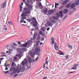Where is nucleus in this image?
<instances>
[{"instance_id": "57", "label": "nucleus", "mask_w": 79, "mask_h": 79, "mask_svg": "<svg viewBox=\"0 0 79 79\" xmlns=\"http://www.w3.org/2000/svg\"><path fill=\"white\" fill-rule=\"evenodd\" d=\"M3 60V58H0V60Z\"/></svg>"}, {"instance_id": "15", "label": "nucleus", "mask_w": 79, "mask_h": 79, "mask_svg": "<svg viewBox=\"0 0 79 79\" xmlns=\"http://www.w3.org/2000/svg\"><path fill=\"white\" fill-rule=\"evenodd\" d=\"M35 52H40V49L39 48H36L35 50Z\"/></svg>"}, {"instance_id": "42", "label": "nucleus", "mask_w": 79, "mask_h": 79, "mask_svg": "<svg viewBox=\"0 0 79 79\" xmlns=\"http://www.w3.org/2000/svg\"><path fill=\"white\" fill-rule=\"evenodd\" d=\"M24 21V20L23 19H22L20 21V22L21 23H22L23 22V21Z\"/></svg>"}, {"instance_id": "17", "label": "nucleus", "mask_w": 79, "mask_h": 79, "mask_svg": "<svg viewBox=\"0 0 79 79\" xmlns=\"http://www.w3.org/2000/svg\"><path fill=\"white\" fill-rule=\"evenodd\" d=\"M48 10V9L47 8H45L44 10V13H47V10Z\"/></svg>"}, {"instance_id": "24", "label": "nucleus", "mask_w": 79, "mask_h": 79, "mask_svg": "<svg viewBox=\"0 0 79 79\" xmlns=\"http://www.w3.org/2000/svg\"><path fill=\"white\" fill-rule=\"evenodd\" d=\"M4 30H5L6 31V30H7V28L6 27V25H4Z\"/></svg>"}, {"instance_id": "32", "label": "nucleus", "mask_w": 79, "mask_h": 79, "mask_svg": "<svg viewBox=\"0 0 79 79\" xmlns=\"http://www.w3.org/2000/svg\"><path fill=\"white\" fill-rule=\"evenodd\" d=\"M24 61L25 62V63H27V60L25 59L24 60Z\"/></svg>"}, {"instance_id": "20", "label": "nucleus", "mask_w": 79, "mask_h": 79, "mask_svg": "<svg viewBox=\"0 0 79 79\" xmlns=\"http://www.w3.org/2000/svg\"><path fill=\"white\" fill-rule=\"evenodd\" d=\"M39 6L40 8H42V5L41 2L39 3Z\"/></svg>"}, {"instance_id": "31", "label": "nucleus", "mask_w": 79, "mask_h": 79, "mask_svg": "<svg viewBox=\"0 0 79 79\" xmlns=\"http://www.w3.org/2000/svg\"><path fill=\"white\" fill-rule=\"evenodd\" d=\"M22 64L23 65V66H25V64H26V63H25V62H24V61L22 62Z\"/></svg>"}, {"instance_id": "23", "label": "nucleus", "mask_w": 79, "mask_h": 79, "mask_svg": "<svg viewBox=\"0 0 79 79\" xmlns=\"http://www.w3.org/2000/svg\"><path fill=\"white\" fill-rule=\"evenodd\" d=\"M75 3L76 5H79V1H76L75 2Z\"/></svg>"}, {"instance_id": "58", "label": "nucleus", "mask_w": 79, "mask_h": 79, "mask_svg": "<svg viewBox=\"0 0 79 79\" xmlns=\"http://www.w3.org/2000/svg\"><path fill=\"white\" fill-rule=\"evenodd\" d=\"M41 40H44V38H42Z\"/></svg>"}, {"instance_id": "22", "label": "nucleus", "mask_w": 79, "mask_h": 79, "mask_svg": "<svg viewBox=\"0 0 79 79\" xmlns=\"http://www.w3.org/2000/svg\"><path fill=\"white\" fill-rule=\"evenodd\" d=\"M70 6V4H69L66 5V8L68 9L69 8V7Z\"/></svg>"}, {"instance_id": "21", "label": "nucleus", "mask_w": 79, "mask_h": 79, "mask_svg": "<svg viewBox=\"0 0 79 79\" xmlns=\"http://www.w3.org/2000/svg\"><path fill=\"white\" fill-rule=\"evenodd\" d=\"M19 6L20 8V12H21V10H22L23 7H22V6H21V5H19Z\"/></svg>"}, {"instance_id": "29", "label": "nucleus", "mask_w": 79, "mask_h": 79, "mask_svg": "<svg viewBox=\"0 0 79 79\" xmlns=\"http://www.w3.org/2000/svg\"><path fill=\"white\" fill-rule=\"evenodd\" d=\"M15 62H12L11 64V67H13L15 66Z\"/></svg>"}, {"instance_id": "16", "label": "nucleus", "mask_w": 79, "mask_h": 79, "mask_svg": "<svg viewBox=\"0 0 79 79\" xmlns=\"http://www.w3.org/2000/svg\"><path fill=\"white\" fill-rule=\"evenodd\" d=\"M27 2L30 4H32V1L31 0H27Z\"/></svg>"}, {"instance_id": "53", "label": "nucleus", "mask_w": 79, "mask_h": 79, "mask_svg": "<svg viewBox=\"0 0 79 79\" xmlns=\"http://www.w3.org/2000/svg\"><path fill=\"white\" fill-rule=\"evenodd\" d=\"M28 62L29 63H31V59H29L28 60Z\"/></svg>"}, {"instance_id": "41", "label": "nucleus", "mask_w": 79, "mask_h": 79, "mask_svg": "<svg viewBox=\"0 0 79 79\" xmlns=\"http://www.w3.org/2000/svg\"><path fill=\"white\" fill-rule=\"evenodd\" d=\"M65 58H66V60H67V59H68L69 58V56H68L67 55L66 56Z\"/></svg>"}, {"instance_id": "54", "label": "nucleus", "mask_w": 79, "mask_h": 79, "mask_svg": "<svg viewBox=\"0 0 79 79\" xmlns=\"http://www.w3.org/2000/svg\"><path fill=\"white\" fill-rule=\"evenodd\" d=\"M45 63L46 64H48V61H47V60H46Z\"/></svg>"}, {"instance_id": "5", "label": "nucleus", "mask_w": 79, "mask_h": 79, "mask_svg": "<svg viewBox=\"0 0 79 79\" xmlns=\"http://www.w3.org/2000/svg\"><path fill=\"white\" fill-rule=\"evenodd\" d=\"M17 51L18 52H20V53L18 54H17L16 55V56H18L21 58V56H23V53L22 52V50L20 48H18L17 49Z\"/></svg>"}, {"instance_id": "51", "label": "nucleus", "mask_w": 79, "mask_h": 79, "mask_svg": "<svg viewBox=\"0 0 79 79\" xmlns=\"http://www.w3.org/2000/svg\"><path fill=\"white\" fill-rule=\"evenodd\" d=\"M65 1L67 3H68V2H69V0H66Z\"/></svg>"}, {"instance_id": "34", "label": "nucleus", "mask_w": 79, "mask_h": 79, "mask_svg": "<svg viewBox=\"0 0 79 79\" xmlns=\"http://www.w3.org/2000/svg\"><path fill=\"white\" fill-rule=\"evenodd\" d=\"M51 43L52 45H53L55 44V40H52L51 41Z\"/></svg>"}, {"instance_id": "48", "label": "nucleus", "mask_w": 79, "mask_h": 79, "mask_svg": "<svg viewBox=\"0 0 79 79\" xmlns=\"http://www.w3.org/2000/svg\"><path fill=\"white\" fill-rule=\"evenodd\" d=\"M17 76H18V74H16L14 76V77H16Z\"/></svg>"}, {"instance_id": "44", "label": "nucleus", "mask_w": 79, "mask_h": 79, "mask_svg": "<svg viewBox=\"0 0 79 79\" xmlns=\"http://www.w3.org/2000/svg\"><path fill=\"white\" fill-rule=\"evenodd\" d=\"M62 8H63V6H61L59 8V9H60V10H61V9H62Z\"/></svg>"}, {"instance_id": "11", "label": "nucleus", "mask_w": 79, "mask_h": 79, "mask_svg": "<svg viewBox=\"0 0 79 79\" xmlns=\"http://www.w3.org/2000/svg\"><path fill=\"white\" fill-rule=\"evenodd\" d=\"M21 16L22 17V19H23L24 20L25 19H26V16L27 15H21Z\"/></svg>"}, {"instance_id": "14", "label": "nucleus", "mask_w": 79, "mask_h": 79, "mask_svg": "<svg viewBox=\"0 0 79 79\" xmlns=\"http://www.w3.org/2000/svg\"><path fill=\"white\" fill-rule=\"evenodd\" d=\"M68 48H70V49H73V46H72L69 44H68Z\"/></svg>"}, {"instance_id": "38", "label": "nucleus", "mask_w": 79, "mask_h": 79, "mask_svg": "<svg viewBox=\"0 0 79 79\" xmlns=\"http://www.w3.org/2000/svg\"><path fill=\"white\" fill-rule=\"evenodd\" d=\"M79 64H76L74 65L73 66L75 67H76V66H78Z\"/></svg>"}, {"instance_id": "61", "label": "nucleus", "mask_w": 79, "mask_h": 79, "mask_svg": "<svg viewBox=\"0 0 79 79\" xmlns=\"http://www.w3.org/2000/svg\"><path fill=\"white\" fill-rule=\"evenodd\" d=\"M7 53H9V51H6V52Z\"/></svg>"}, {"instance_id": "25", "label": "nucleus", "mask_w": 79, "mask_h": 79, "mask_svg": "<svg viewBox=\"0 0 79 79\" xmlns=\"http://www.w3.org/2000/svg\"><path fill=\"white\" fill-rule=\"evenodd\" d=\"M58 54H59V55H64V54L63 52H59Z\"/></svg>"}, {"instance_id": "40", "label": "nucleus", "mask_w": 79, "mask_h": 79, "mask_svg": "<svg viewBox=\"0 0 79 79\" xmlns=\"http://www.w3.org/2000/svg\"><path fill=\"white\" fill-rule=\"evenodd\" d=\"M51 40L52 41V40H55V38L53 37H52L51 38Z\"/></svg>"}, {"instance_id": "9", "label": "nucleus", "mask_w": 79, "mask_h": 79, "mask_svg": "<svg viewBox=\"0 0 79 79\" xmlns=\"http://www.w3.org/2000/svg\"><path fill=\"white\" fill-rule=\"evenodd\" d=\"M32 42V39H30V41H27V44L28 45H30V43H31Z\"/></svg>"}, {"instance_id": "64", "label": "nucleus", "mask_w": 79, "mask_h": 79, "mask_svg": "<svg viewBox=\"0 0 79 79\" xmlns=\"http://www.w3.org/2000/svg\"><path fill=\"white\" fill-rule=\"evenodd\" d=\"M47 79V77H44L43 78V79Z\"/></svg>"}, {"instance_id": "12", "label": "nucleus", "mask_w": 79, "mask_h": 79, "mask_svg": "<svg viewBox=\"0 0 79 79\" xmlns=\"http://www.w3.org/2000/svg\"><path fill=\"white\" fill-rule=\"evenodd\" d=\"M68 12V10L67 9H64L63 11V14H66Z\"/></svg>"}, {"instance_id": "33", "label": "nucleus", "mask_w": 79, "mask_h": 79, "mask_svg": "<svg viewBox=\"0 0 79 79\" xmlns=\"http://www.w3.org/2000/svg\"><path fill=\"white\" fill-rule=\"evenodd\" d=\"M32 18L31 19H28L27 20V21L29 22H31V21H32Z\"/></svg>"}, {"instance_id": "39", "label": "nucleus", "mask_w": 79, "mask_h": 79, "mask_svg": "<svg viewBox=\"0 0 79 79\" xmlns=\"http://www.w3.org/2000/svg\"><path fill=\"white\" fill-rule=\"evenodd\" d=\"M39 33L40 34H41V35H42V34H43V32L42 31H40Z\"/></svg>"}, {"instance_id": "6", "label": "nucleus", "mask_w": 79, "mask_h": 79, "mask_svg": "<svg viewBox=\"0 0 79 79\" xmlns=\"http://www.w3.org/2000/svg\"><path fill=\"white\" fill-rule=\"evenodd\" d=\"M6 5V1L5 2H2V4L1 5V7L2 8H4L5 7Z\"/></svg>"}, {"instance_id": "1", "label": "nucleus", "mask_w": 79, "mask_h": 79, "mask_svg": "<svg viewBox=\"0 0 79 79\" xmlns=\"http://www.w3.org/2000/svg\"><path fill=\"white\" fill-rule=\"evenodd\" d=\"M58 19V18L56 17L55 16H53L51 17L49 19V21H48L47 22V24L48 26H50V27H52V24H55L56 23V21Z\"/></svg>"}, {"instance_id": "46", "label": "nucleus", "mask_w": 79, "mask_h": 79, "mask_svg": "<svg viewBox=\"0 0 79 79\" xmlns=\"http://www.w3.org/2000/svg\"><path fill=\"white\" fill-rule=\"evenodd\" d=\"M73 73V72H68V74H71V73Z\"/></svg>"}, {"instance_id": "8", "label": "nucleus", "mask_w": 79, "mask_h": 79, "mask_svg": "<svg viewBox=\"0 0 79 79\" xmlns=\"http://www.w3.org/2000/svg\"><path fill=\"white\" fill-rule=\"evenodd\" d=\"M27 45H28V44H27V42L26 43H25L24 44H21L20 45V47H26Z\"/></svg>"}, {"instance_id": "37", "label": "nucleus", "mask_w": 79, "mask_h": 79, "mask_svg": "<svg viewBox=\"0 0 79 79\" xmlns=\"http://www.w3.org/2000/svg\"><path fill=\"white\" fill-rule=\"evenodd\" d=\"M40 41H37L36 45H39V43H40Z\"/></svg>"}, {"instance_id": "27", "label": "nucleus", "mask_w": 79, "mask_h": 79, "mask_svg": "<svg viewBox=\"0 0 79 79\" xmlns=\"http://www.w3.org/2000/svg\"><path fill=\"white\" fill-rule=\"evenodd\" d=\"M8 24L11 26L12 24V22L11 21H8Z\"/></svg>"}, {"instance_id": "36", "label": "nucleus", "mask_w": 79, "mask_h": 79, "mask_svg": "<svg viewBox=\"0 0 79 79\" xmlns=\"http://www.w3.org/2000/svg\"><path fill=\"white\" fill-rule=\"evenodd\" d=\"M77 69V68L76 67H73L71 69Z\"/></svg>"}, {"instance_id": "45", "label": "nucleus", "mask_w": 79, "mask_h": 79, "mask_svg": "<svg viewBox=\"0 0 79 79\" xmlns=\"http://www.w3.org/2000/svg\"><path fill=\"white\" fill-rule=\"evenodd\" d=\"M39 27H37L35 28V30H37L39 29Z\"/></svg>"}, {"instance_id": "26", "label": "nucleus", "mask_w": 79, "mask_h": 79, "mask_svg": "<svg viewBox=\"0 0 79 79\" xmlns=\"http://www.w3.org/2000/svg\"><path fill=\"white\" fill-rule=\"evenodd\" d=\"M22 50H23V51H25V52L27 51V48H22Z\"/></svg>"}, {"instance_id": "35", "label": "nucleus", "mask_w": 79, "mask_h": 79, "mask_svg": "<svg viewBox=\"0 0 79 79\" xmlns=\"http://www.w3.org/2000/svg\"><path fill=\"white\" fill-rule=\"evenodd\" d=\"M17 57H15L14 58V61H16V60H17Z\"/></svg>"}, {"instance_id": "30", "label": "nucleus", "mask_w": 79, "mask_h": 79, "mask_svg": "<svg viewBox=\"0 0 79 79\" xmlns=\"http://www.w3.org/2000/svg\"><path fill=\"white\" fill-rule=\"evenodd\" d=\"M56 16H57V17H58V18H60V14L57 13L56 14Z\"/></svg>"}, {"instance_id": "52", "label": "nucleus", "mask_w": 79, "mask_h": 79, "mask_svg": "<svg viewBox=\"0 0 79 79\" xmlns=\"http://www.w3.org/2000/svg\"><path fill=\"white\" fill-rule=\"evenodd\" d=\"M49 29H50V27H48L47 28V31H49Z\"/></svg>"}, {"instance_id": "13", "label": "nucleus", "mask_w": 79, "mask_h": 79, "mask_svg": "<svg viewBox=\"0 0 79 79\" xmlns=\"http://www.w3.org/2000/svg\"><path fill=\"white\" fill-rule=\"evenodd\" d=\"M26 6L28 7L29 8H31L32 6L30 5L29 4H28L27 3H26Z\"/></svg>"}, {"instance_id": "63", "label": "nucleus", "mask_w": 79, "mask_h": 79, "mask_svg": "<svg viewBox=\"0 0 79 79\" xmlns=\"http://www.w3.org/2000/svg\"><path fill=\"white\" fill-rule=\"evenodd\" d=\"M30 56H31V57H33V55H32V54H31Z\"/></svg>"}, {"instance_id": "2", "label": "nucleus", "mask_w": 79, "mask_h": 79, "mask_svg": "<svg viewBox=\"0 0 79 79\" xmlns=\"http://www.w3.org/2000/svg\"><path fill=\"white\" fill-rule=\"evenodd\" d=\"M10 70L11 71H13V74H15L17 72V73H19L21 71V68H19V67H17L16 69L15 68V67H13L10 69Z\"/></svg>"}, {"instance_id": "59", "label": "nucleus", "mask_w": 79, "mask_h": 79, "mask_svg": "<svg viewBox=\"0 0 79 79\" xmlns=\"http://www.w3.org/2000/svg\"><path fill=\"white\" fill-rule=\"evenodd\" d=\"M34 30V28H32V29H31V31H33Z\"/></svg>"}, {"instance_id": "4", "label": "nucleus", "mask_w": 79, "mask_h": 79, "mask_svg": "<svg viewBox=\"0 0 79 79\" xmlns=\"http://www.w3.org/2000/svg\"><path fill=\"white\" fill-rule=\"evenodd\" d=\"M31 19H32V21L31 22V24H33V26L34 27H36L37 26V24H38V22L36 20V19L34 17H33Z\"/></svg>"}, {"instance_id": "18", "label": "nucleus", "mask_w": 79, "mask_h": 79, "mask_svg": "<svg viewBox=\"0 0 79 79\" xmlns=\"http://www.w3.org/2000/svg\"><path fill=\"white\" fill-rule=\"evenodd\" d=\"M59 13L61 17H63V13H62V11H60Z\"/></svg>"}, {"instance_id": "47", "label": "nucleus", "mask_w": 79, "mask_h": 79, "mask_svg": "<svg viewBox=\"0 0 79 79\" xmlns=\"http://www.w3.org/2000/svg\"><path fill=\"white\" fill-rule=\"evenodd\" d=\"M38 59H39V57H37V58H36V59L35 60V61H37V60H38Z\"/></svg>"}, {"instance_id": "50", "label": "nucleus", "mask_w": 79, "mask_h": 79, "mask_svg": "<svg viewBox=\"0 0 79 79\" xmlns=\"http://www.w3.org/2000/svg\"><path fill=\"white\" fill-rule=\"evenodd\" d=\"M42 31L43 32H45V29H44V28H42Z\"/></svg>"}, {"instance_id": "3", "label": "nucleus", "mask_w": 79, "mask_h": 79, "mask_svg": "<svg viewBox=\"0 0 79 79\" xmlns=\"http://www.w3.org/2000/svg\"><path fill=\"white\" fill-rule=\"evenodd\" d=\"M30 10H29L27 8H24V10L23 11V13L22 14V15H27L30 14L31 13V12L29 11Z\"/></svg>"}, {"instance_id": "10", "label": "nucleus", "mask_w": 79, "mask_h": 79, "mask_svg": "<svg viewBox=\"0 0 79 79\" xmlns=\"http://www.w3.org/2000/svg\"><path fill=\"white\" fill-rule=\"evenodd\" d=\"M70 8H73L75 7V4L74 3H72L70 5Z\"/></svg>"}, {"instance_id": "49", "label": "nucleus", "mask_w": 79, "mask_h": 79, "mask_svg": "<svg viewBox=\"0 0 79 79\" xmlns=\"http://www.w3.org/2000/svg\"><path fill=\"white\" fill-rule=\"evenodd\" d=\"M17 43H18L19 45H21V42L19 41Z\"/></svg>"}, {"instance_id": "43", "label": "nucleus", "mask_w": 79, "mask_h": 79, "mask_svg": "<svg viewBox=\"0 0 79 79\" xmlns=\"http://www.w3.org/2000/svg\"><path fill=\"white\" fill-rule=\"evenodd\" d=\"M9 73V71H5L4 72V73H5V74H6V73Z\"/></svg>"}, {"instance_id": "56", "label": "nucleus", "mask_w": 79, "mask_h": 79, "mask_svg": "<svg viewBox=\"0 0 79 79\" xmlns=\"http://www.w3.org/2000/svg\"><path fill=\"white\" fill-rule=\"evenodd\" d=\"M6 66H10V64H8L6 65Z\"/></svg>"}, {"instance_id": "19", "label": "nucleus", "mask_w": 79, "mask_h": 79, "mask_svg": "<svg viewBox=\"0 0 79 79\" xmlns=\"http://www.w3.org/2000/svg\"><path fill=\"white\" fill-rule=\"evenodd\" d=\"M48 13L49 15H51L52 13V10H49L48 11Z\"/></svg>"}, {"instance_id": "62", "label": "nucleus", "mask_w": 79, "mask_h": 79, "mask_svg": "<svg viewBox=\"0 0 79 79\" xmlns=\"http://www.w3.org/2000/svg\"><path fill=\"white\" fill-rule=\"evenodd\" d=\"M38 56H39L40 55V53H38Z\"/></svg>"}, {"instance_id": "60", "label": "nucleus", "mask_w": 79, "mask_h": 79, "mask_svg": "<svg viewBox=\"0 0 79 79\" xmlns=\"http://www.w3.org/2000/svg\"><path fill=\"white\" fill-rule=\"evenodd\" d=\"M13 45H15V46H16V44H15V43H13Z\"/></svg>"}, {"instance_id": "28", "label": "nucleus", "mask_w": 79, "mask_h": 79, "mask_svg": "<svg viewBox=\"0 0 79 79\" xmlns=\"http://www.w3.org/2000/svg\"><path fill=\"white\" fill-rule=\"evenodd\" d=\"M66 3H67L65 1H64L62 3V4L63 5H66Z\"/></svg>"}, {"instance_id": "55", "label": "nucleus", "mask_w": 79, "mask_h": 79, "mask_svg": "<svg viewBox=\"0 0 79 79\" xmlns=\"http://www.w3.org/2000/svg\"><path fill=\"white\" fill-rule=\"evenodd\" d=\"M6 68L5 69V70H8V68H7V67L6 66Z\"/></svg>"}, {"instance_id": "7", "label": "nucleus", "mask_w": 79, "mask_h": 79, "mask_svg": "<svg viewBox=\"0 0 79 79\" xmlns=\"http://www.w3.org/2000/svg\"><path fill=\"white\" fill-rule=\"evenodd\" d=\"M54 47L55 50L57 51H58V50H59V48L58 47V44H57L55 42Z\"/></svg>"}]
</instances>
